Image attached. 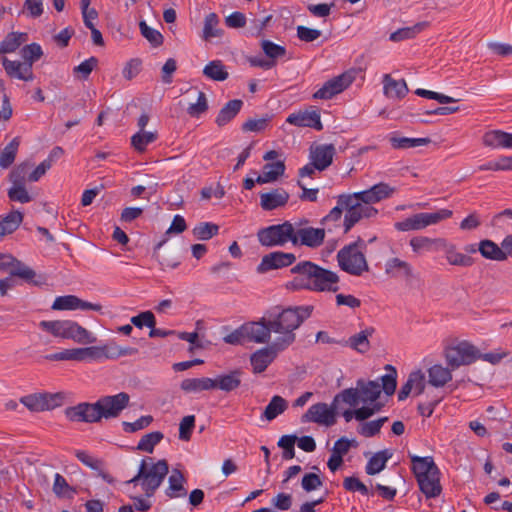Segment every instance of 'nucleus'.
<instances>
[{
	"label": "nucleus",
	"mask_w": 512,
	"mask_h": 512,
	"mask_svg": "<svg viewBox=\"0 0 512 512\" xmlns=\"http://www.w3.org/2000/svg\"><path fill=\"white\" fill-rule=\"evenodd\" d=\"M297 437L295 435H284L278 441V446L283 449L282 458L284 460H291L295 457V442Z\"/></svg>",
	"instance_id": "nucleus-55"
},
{
	"label": "nucleus",
	"mask_w": 512,
	"mask_h": 512,
	"mask_svg": "<svg viewBox=\"0 0 512 512\" xmlns=\"http://www.w3.org/2000/svg\"><path fill=\"white\" fill-rule=\"evenodd\" d=\"M244 332L247 341L258 344L269 343L271 339L270 321L264 316L259 321H252L244 324Z\"/></svg>",
	"instance_id": "nucleus-19"
},
{
	"label": "nucleus",
	"mask_w": 512,
	"mask_h": 512,
	"mask_svg": "<svg viewBox=\"0 0 512 512\" xmlns=\"http://www.w3.org/2000/svg\"><path fill=\"white\" fill-rule=\"evenodd\" d=\"M294 232V224L289 221H285L281 224H274L259 229L257 232V239L264 247H282L288 242L292 243Z\"/></svg>",
	"instance_id": "nucleus-9"
},
{
	"label": "nucleus",
	"mask_w": 512,
	"mask_h": 512,
	"mask_svg": "<svg viewBox=\"0 0 512 512\" xmlns=\"http://www.w3.org/2000/svg\"><path fill=\"white\" fill-rule=\"evenodd\" d=\"M365 248L366 243L361 238L341 248L336 255L341 270L353 276H361L368 272L369 265L362 251Z\"/></svg>",
	"instance_id": "nucleus-5"
},
{
	"label": "nucleus",
	"mask_w": 512,
	"mask_h": 512,
	"mask_svg": "<svg viewBox=\"0 0 512 512\" xmlns=\"http://www.w3.org/2000/svg\"><path fill=\"white\" fill-rule=\"evenodd\" d=\"M386 274L392 277H404L406 280L414 278L412 265L398 257L390 258L385 264Z\"/></svg>",
	"instance_id": "nucleus-26"
},
{
	"label": "nucleus",
	"mask_w": 512,
	"mask_h": 512,
	"mask_svg": "<svg viewBox=\"0 0 512 512\" xmlns=\"http://www.w3.org/2000/svg\"><path fill=\"white\" fill-rule=\"evenodd\" d=\"M22 59L28 63L33 64L34 62L40 60L43 55L42 48L37 43H31L25 45L20 51Z\"/></svg>",
	"instance_id": "nucleus-53"
},
{
	"label": "nucleus",
	"mask_w": 512,
	"mask_h": 512,
	"mask_svg": "<svg viewBox=\"0 0 512 512\" xmlns=\"http://www.w3.org/2000/svg\"><path fill=\"white\" fill-rule=\"evenodd\" d=\"M242 372L238 369L230 371L228 374L218 375L213 378L214 389H219L223 392L229 393L240 387L242 379Z\"/></svg>",
	"instance_id": "nucleus-28"
},
{
	"label": "nucleus",
	"mask_w": 512,
	"mask_h": 512,
	"mask_svg": "<svg viewBox=\"0 0 512 512\" xmlns=\"http://www.w3.org/2000/svg\"><path fill=\"white\" fill-rule=\"evenodd\" d=\"M335 152L333 144L318 145L311 149L310 159L317 165V170L323 171L332 164Z\"/></svg>",
	"instance_id": "nucleus-23"
},
{
	"label": "nucleus",
	"mask_w": 512,
	"mask_h": 512,
	"mask_svg": "<svg viewBox=\"0 0 512 512\" xmlns=\"http://www.w3.org/2000/svg\"><path fill=\"white\" fill-rule=\"evenodd\" d=\"M425 389V377L421 371L410 373L405 384L402 385L398 392V400H405L409 394L414 391L416 395H420Z\"/></svg>",
	"instance_id": "nucleus-24"
},
{
	"label": "nucleus",
	"mask_w": 512,
	"mask_h": 512,
	"mask_svg": "<svg viewBox=\"0 0 512 512\" xmlns=\"http://www.w3.org/2000/svg\"><path fill=\"white\" fill-rule=\"evenodd\" d=\"M158 138L157 132L138 131L131 137V146L138 153L146 151L147 146Z\"/></svg>",
	"instance_id": "nucleus-43"
},
{
	"label": "nucleus",
	"mask_w": 512,
	"mask_h": 512,
	"mask_svg": "<svg viewBox=\"0 0 512 512\" xmlns=\"http://www.w3.org/2000/svg\"><path fill=\"white\" fill-rule=\"evenodd\" d=\"M313 311L312 306H296L282 309L276 314L269 313L270 329L278 334L276 346L287 349L296 340L295 330L308 319Z\"/></svg>",
	"instance_id": "nucleus-2"
},
{
	"label": "nucleus",
	"mask_w": 512,
	"mask_h": 512,
	"mask_svg": "<svg viewBox=\"0 0 512 512\" xmlns=\"http://www.w3.org/2000/svg\"><path fill=\"white\" fill-rule=\"evenodd\" d=\"M452 216V211L448 209H440L433 213L422 212L414 214L402 221L396 222L394 228L397 231H419L423 230L430 225H435L442 220L448 219Z\"/></svg>",
	"instance_id": "nucleus-10"
},
{
	"label": "nucleus",
	"mask_w": 512,
	"mask_h": 512,
	"mask_svg": "<svg viewBox=\"0 0 512 512\" xmlns=\"http://www.w3.org/2000/svg\"><path fill=\"white\" fill-rule=\"evenodd\" d=\"M168 471L166 460L162 459L154 463L153 458L146 457L142 459L138 473L126 483L137 484L140 482L145 495L151 497L162 484Z\"/></svg>",
	"instance_id": "nucleus-4"
},
{
	"label": "nucleus",
	"mask_w": 512,
	"mask_h": 512,
	"mask_svg": "<svg viewBox=\"0 0 512 512\" xmlns=\"http://www.w3.org/2000/svg\"><path fill=\"white\" fill-rule=\"evenodd\" d=\"M62 393H33L20 398V402L32 412L52 410L62 405Z\"/></svg>",
	"instance_id": "nucleus-14"
},
{
	"label": "nucleus",
	"mask_w": 512,
	"mask_h": 512,
	"mask_svg": "<svg viewBox=\"0 0 512 512\" xmlns=\"http://www.w3.org/2000/svg\"><path fill=\"white\" fill-rule=\"evenodd\" d=\"M426 21L418 22L410 27H403L390 34V40L394 42L404 41L415 38L418 34L428 27Z\"/></svg>",
	"instance_id": "nucleus-37"
},
{
	"label": "nucleus",
	"mask_w": 512,
	"mask_h": 512,
	"mask_svg": "<svg viewBox=\"0 0 512 512\" xmlns=\"http://www.w3.org/2000/svg\"><path fill=\"white\" fill-rule=\"evenodd\" d=\"M385 369L389 371L387 374L381 376V384L377 381H357V388L359 389V399L363 404L378 403L377 399L381 395V391L388 396L393 395L397 386V372L391 365H386Z\"/></svg>",
	"instance_id": "nucleus-6"
},
{
	"label": "nucleus",
	"mask_w": 512,
	"mask_h": 512,
	"mask_svg": "<svg viewBox=\"0 0 512 512\" xmlns=\"http://www.w3.org/2000/svg\"><path fill=\"white\" fill-rule=\"evenodd\" d=\"M431 142L429 138H408L393 136L390 138V144L394 149H409L418 146L427 145Z\"/></svg>",
	"instance_id": "nucleus-45"
},
{
	"label": "nucleus",
	"mask_w": 512,
	"mask_h": 512,
	"mask_svg": "<svg viewBox=\"0 0 512 512\" xmlns=\"http://www.w3.org/2000/svg\"><path fill=\"white\" fill-rule=\"evenodd\" d=\"M375 202H380L384 199L391 197L396 189L391 187L388 183L380 182L371 187Z\"/></svg>",
	"instance_id": "nucleus-58"
},
{
	"label": "nucleus",
	"mask_w": 512,
	"mask_h": 512,
	"mask_svg": "<svg viewBox=\"0 0 512 512\" xmlns=\"http://www.w3.org/2000/svg\"><path fill=\"white\" fill-rule=\"evenodd\" d=\"M343 211V206L337 203V205L321 219L320 223L323 226L322 228L325 229V232L331 233L337 228H343V223L341 224Z\"/></svg>",
	"instance_id": "nucleus-40"
},
{
	"label": "nucleus",
	"mask_w": 512,
	"mask_h": 512,
	"mask_svg": "<svg viewBox=\"0 0 512 512\" xmlns=\"http://www.w3.org/2000/svg\"><path fill=\"white\" fill-rule=\"evenodd\" d=\"M288 408V402L282 396L275 395L271 398L268 405L265 407L262 418H265L267 421H272L282 413H284Z\"/></svg>",
	"instance_id": "nucleus-38"
},
{
	"label": "nucleus",
	"mask_w": 512,
	"mask_h": 512,
	"mask_svg": "<svg viewBox=\"0 0 512 512\" xmlns=\"http://www.w3.org/2000/svg\"><path fill=\"white\" fill-rule=\"evenodd\" d=\"M338 204L346 211L343 220V234L348 233L360 220L372 218L378 214L373 206L357 202L346 194L338 196Z\"/></svg>",
	"instance_id": "nucleus-8"
},
{
	"label": "nucleus",
	"mask_w": 512,
	"mask_h": 512,
	"mask_svg": "<svg viewBox=\"0 0 512 512\" xmlns=\"http://www.w3.org/2000/svg\"><path fill=\"white\" fill-rule=\"evenodd\" d=\"M388 421V417H381L376 420L361 422L357 427V432L364 437H373L377 435L385 422Z\"/></svg>",
	"instance_id": "nucleus-46"
},
{
	"label": "nucleus",
	"mask_w": 512,
	"mask_h": 512,
	"mask_svg": "<svg viewBox=\"0 0 512 512\" xmlns=\"http://www.w3.org/2000/svg\"><path fill=\"white\" fill-rule=\"evenodd\" d=\"M184 482L185 478L181 471L178 469H173L168 479L169 485L165 491L166 495L169 498L184 497L187 494V491L183 485Z\"/></svg>",
	"instance_id": "nucleus-33"
},
{
	"label": "nucleus",
	"mask_w": 512,
	"mask_h": 512,
	"mask_svg": "<svg viewBox=\"0 0 512 512\" xmlns=\"http://www.w3.org/2000/svg\"><path fill=\"white\" fill-rule=\"evenodd\" d=\"M285 348L276 346L273 342L267 347L258 349L250 356V363L253 373L260 374L264 372L267 367L276 359L279 352L284 351Z\"/></svg>",
	"instance_id": "nucleus-16"
},
{
	"label": "nucleus",
	"mask_w": 512,
	"mask_h": 512,
	"mask_svg": "<svg viewBox=\"0 0 512 512\" xmlns=\"http://www.w3.org/2000/svg\"><path fill=\"white\" fill-rule=\"evenodd\" d=\"M272 115L265 114L261 118H249L242 124V131L244 132H262L270 124Z\"/></svg>",
	"instance_id": "nucleus-49"
},
{
	"label": "nucleus",
	"mask_w": 512,
	"mask_h": 512,
	"mask_svg": "<svg viewBox=\"0 0 512 512\" xmlns=\"http://www.w3.org/2000/svg\"><path fill=\"white\" fill-rule=\"evenodd\" d=\"M261 47L266 56L271 59L282 58L286 54V49L284 46L275 44L274 42L269 40H263L261 43Z\"/></svg>",
	"instance_id": "nucleus-61"
},
{
	"label": "nucleus",
	"mask_w": 512,
	"mask_h": 512,
	"mask_svg": "<svg viewBox=\"0 0 512 512\" xmlns=\"http://www.w3.org/2000/svg\"><path fill=\"white\" fill-rule=\"evenodd\" d=\"M39 327L55 337L71 339L80 344H91L96 337L86 328L72 320L41 321Z\"/></svg>",
	"instance_id": "nucleus-7"
},
{
	"label": "nucleus",
	"mask_w": 512,
	"mask_h": 512,
	"mask_svg": "<svg viewBox=\"0 0 512 512\" xmlns=\"http://www.w3.org/2000/svg\"><path fill=\"white\" fill-rule=\"evenodd\" d=\"M451 368L435 364L428 369V383L434 387H443L452 380Z\"/></svg>",
	"instance_id": "nucleus-32"
},
{
	"label": "nucleus",
	"mask_w": 512,
	"mask_h": 512,
	"mask_svg": "<svg viewBox=\"0 0 512 512\" xmlns=\"http://www.w3.org/2000/svg\"><path fill=\"white\" fill-rule=\"evenodd\" d=\"M375 333V328L370 326L340 342L341 346H348L358 353L364 354L371 348L369 338Z\"/></svg>",
	"instance_id": "nucleus-22"
},
{
	"label": "nucleus",
	"mask_w": 512,
	"mask_h": 512,
	"mask_svg": "<svg viewBox=\"0 0 512 512\" xmlns=\"http://www.w3.org/2000/svg\"><path fill=\"white\" fill-rule=\"evenodd\" d=\"M8 197L11 201L20 203H28L32 200L31 196L25 188V184H13V186L8 190Z\"/></svg>",
	"instance_id": "nucleus-59"
},
{
	"label": "nucleus",
	"mask_w": 512,
	"mask_h": 512,
	"mask_svg": "<svg viewBox=\"0 0 512 512\" xmlns=\"http://www.w3.org/2000/svg\"><path fill=\"white\" fill-rule=\"evenodd\" d=\"M302 423L313 422L327 427L336 423V406L332 403L330 406L319 402L313 404L301 417Z\"/></svg>",
	"instance_id": "nucleus-15"
},
{
	"label": "nucleus",
	"mask_w": 512,
	"mask_h": 512,
	"mask_svg": "<svg viewBox=\"0 0 512 512\" xmlns=\"http://www.w3.org/2000/svg\"><path fill=\"white\" fill-rule=\"evenodd\" d=\"M21 140L20 137H14L0 152V167L7 169L10 167L16 158Z\"/></svg>",
	"instance_id": "nucleus-42"
},
{
	"label": "nucleus",
	"mask_w": 512,
	"mask_h": 512,
	"mask_svg": "<svg viewBox=\"0 0 512 512\" xmlns=\"http://www.w3.org/2000/svg\"><path fill=\"white\" fill-rule=\"evenodd\" d=\"M218 231V225L210 222H203L194 227L193 235L199 240H209L213 236L217 235Z\"/></svg>",
	"instance_id": "nucleus-51"
},
{
	"label": "nucleus",
	"mask_w": 512,
	"mask_h": 512,
	"mask_svg": "<svg viewBox=\"0 0 512 512\" xmlns=\"http://www.w3.org/2000/svg\"><path fill=\"white\" fill-rule=\"evenodd\" d=\"M357 70L352 68L326 81L321 88L313 93V99L329 100L342 93L355 80Z\"/></svg>",
	"instance_id": "nucleus-12"
},
{
	"label": "nucleus",
	"mask_w": 512,
	"mask_h": 512,
	"mask_svg": "<svg viewBox=\"0 0 512 512\" xmlns=\"http://www.w3.org/2000/svg\"><path fill=\"white\" fill-rule=\"evenodd\" d=\"M420 491L426 496V498H436L442 492V486L440 484V471L432 472L421 478L416 479Z\"/></svg>",
	"instance_id": "nucleus-25"
},
{
	"label": "nucleus",
	"mask_w": 512,
	"mask_h": 512,
	"mask_svg": "<svg viewBox=\"0 0 512 512\" xmlns=\"http://www.w3.org/2000/svg\"><path fill=\"white\" fill-rule=\"evenodd\" d=\"M9 274L11 277H19L28 283H35V271L18 259H16L12 269L9 271Z\"/></svg>",
	"instance_id": "nucleus-50"
},
{
	"label": "nucleus",
	"mask_w": 512,
	"mask_h": 512,
	"mask_svg": "<svg viewBox=\"0 0 512 512\" xmlns=\"http://www.w3.org/2000/svg\"><path fill=\"white\" fill-rule=\"evenodd\" d=\"M447 365L452 369L470 365L480 358V351L468 341H461L455 346L445 349Z\"/></svg>",
	"instance_id": "nucleus-11"
},
{
	"label": "nucleus",
	"mask_w": 512,
	"mask_h": 512,
	"mask_svg": "<svg viewBox=\"0 0 512 512\" xmlns=\"http://www.w3.org/2000/svg\"><path fill=\"white\" fill-rule=\"evenodd\" d=\"M286 122L297 127H309L317 131L323 129L319 109L311 106L306 110L290 114Z\"/></svg>",
	"instance_id": "nucleus-17"
},
{
	"label": "nucleus",
	"mask_w": 512,
	"mask_h": 512,
	"mask_svg": "<svg viewBox=\"0 0 512 512\" xmlns=\"http://www.w3.org/2000/svg\"><path fill=\"white\" fill-rule=\"evenodd\" d=\"M359 389L356 388H347L342 390L339 394H337L333 400V403L336 405L339 401H342L348 404L351 407H357L360 403L359 399Z\"/></svg>",
	"instance_id": "nucleus-52"
},
{
	"label": "nucleus",
	"mask_w": 512,
	"mask_h": 512,
	"mask_svg": "<svg viewBox=\"0 0 512 512\" xmlns=\"http://www.w3.org/2000/svg\"><path fill=\"white\" fill-rule=\"evenodd\" d=\"M78 297L75 295H65L57 297L53 304V310H76Z\"/></svg>",
	"instance_id": "nucleus-57"
},
{
	"label": "nucleus",
	"mask_w": 512,
	"mask_h": 512,
	"mask_svg": "<svg viewBox=\"0 0 512 512\" xmlns=\"http://www.w3.org/2000/svg\"><path fill=\"white\" fill-rule=\"evenodd\" d=\"M139 28L143 37H145L154 47H158L163 43L162 34L158 30L148 26L145 21H141L139 23Z\"/></svg>",
	"instance_id": "nucleus-56"
},
{
	"label": "nucleus",
	"mask_w": 512,
	"mask_h": 512,
	"mask_svg": "<svg viewBox=\"0 0 512 512\" xmlns=\"http://www.w3.org/2000/svg\"><path fill=\"white\" fill-rule=\"evenodd\" d=\"M409 245L414 254L421 255L423 253L440 251L443 246H446V239L414 236L410 239Z\"/></svg>",
	"instance_id": "nucleus-20"
},
{
	"label": "nucleus",
	"mask_w": 512,
	"mask_h": 512,
	"mask_svg": "<svg viewBox=\"0 0 512 512\" xmlns=\"http://www.w3.org/2000/svg\"><path fill=\"white\" fill-rule=\"evenodd\" d=\"M441 250L445 251V256L450 265L470 267L474 264L472 257L456 251V246L446 240V246Z\"/></svg>",
	"instance_id": "nucleus-34"
},
{
	"label": "nucleus",
	"mask_w": 512,
	"mask_h": 512,
	"mask_svg": "<svg viewBox=\"0 0 512 512\" xmlns=\"http://www.w3.org/2000/svg\"><path fill=\"white\" fill-rule=\"evenodd\" d=\"M343 487L345 490L350 492H359L365 496L369 494V489L367 486L355 476L345 477L343 481Z\"/></svg>",
	"instance_id": "nucleus-63"
},
{
	"label": "nucleus",
	"mask_w": 512,
	"mask_h": 512,
	"mask_svg": "<svg viewBox=\"0 0 512 512\" xmlns=\"http://www.w3.org/2000/svg\"><path fill=\"white\" fill-rule=\"evenodd\" d=\"M289 197V193L285 189H273L260 194V206L265 211H272L284 207L288 203Z\"/></svg>",
	"instance_id": "nucleus-21"
},
{
	"label": "nucleus",
	"mask_w": 512,
	"mask_h": 512,
	"mask_svg": "<svg viewBox=\"0 0 512 512\" xmlns=\"http://www.w3.org/2000/svg\"><path fill=\"white\" fill-rule=\"evenodd\" d=\"M75 456L82 464L94 471L100 470V468L103 467V461L92 456L87 451L76 450Z\"/></svg>",
	"instance_id": "nucleus-60"
},
{
	"label": "nucleus",
	"mask_w": 512,
	"mask_h": 512,
	"mask_svg": "<svg viewBox=\"0 0 512 512\" xmlns=\"http://www.w3.org/2000/svg\"><path fill=\"white\" fill-rule=\"evenodd\" d=\"M28 40V34L24 32L8 33L0 43V53H12Z\"/></svg>",
	"instance_id": "nucleus-39"
},
{
	"label": "nucleus",
	"mask_w": 512,
	"mask_h": 512,
	"mask_svg": "<svg viewBox=\"0 0 512 512\" xmlns=\"http://www.w3.org/2000/svg\"><path fill=\"white\" fill-rule=\"evenodd\" d=\"M284 171L285 165L282 161L267 163L263 166L262 173L256 178V182L259 184H265L276 181L284 174Z\"/></svg>",
	"instance_id": "nucleus-36"
},
{
	"label": "nucleus",
	"mask_w": 512,
	"mask_h": 512,
	"mask_svg": "<svg viewBox=\"0 0 512 512\" xmlns=\"http://www.w3.org/2000/svg\"><path fill=\"white\" fill-rule=\"evenodd\" d=\"M296 261L293 253L275 251L262 257L261 262L257 266L258 273L263 274L271 270L281 269L292 265Z\"/></svg>",
	"instance_id": "nucleus-18"
},
{
	"label": "nucleus",
	"mask_w": 512,
	"mask_h": 512,
	"mask_svg": "<svg viewBox=\"0 0 512 512\" xmlns=\"http://www.w3.org/2000/svg\"><path fill=\"white\" fill-rule=\"evenodd\" d=\"M23 221V214L12 211L0 221V238L13 233Z\"/></svg>",
	"instance_id": "nucleus-44"
},
{
	"label": "nucleus",
	"mask_w": 512,
	"mask_h": 512,
	"mask_svg": "<svg viewBox=\"0 0 512 512\" xmlns=\"http://www.w3.org/2000/svg\"><path fill=\"white\" fill-rule=\"evenodd\" d=\"M164 435L160 431H154L142 436L138 442L137 449L147 453H152L154 447L162 441Z\"/></svg>",
	"instance_id": "nucleus-47"
},
{
	"label": "nucleus",
	"mask_w": 512,
	"mask_h": 512,
	"mask_svg": "<svg viewBox=\"0 0 512 512\" xmlns=\"http://www.w3.org/2000/svg\"><path fill=\"white\" fill-rule=\"evenodd\" d=\"M181 389L187 393H198L214 389L213 378H187L181 382Z\"/></svg>",
	"instance_id": "nucleus-35"
},
{
	"label": "nucleus",
	"mask_w": 512,
	"mask_h": 512,
	"mask_svg": "<svg viewBox=\"0 0 512 512\" xmlns=\"http://www.w3.org/2000/svg\"><path fill=\"white\" fill-rule=\"evenodd\" d=\"M195 427V416L188 415L183 417L179 424V439L183 441H189L191 439V435L193 429Z\"/></svg>",
	"instance_id": "nucleus-62"
},
{
	"label": "nucleus",
	"mask_w": 512,
	"mask_h": 512,
	"mask_svg": "<svg viewBox=\"0 0 512 512\" xmlns=\"http://www.w3.org/2000/svg\"><path fill=\"white\" fill-rule=\"evenodd\" d=\"M303 222L304 225L302 222L294 224L295 232L292 244L295 246H306L312 249L320 247L324 243L326 235L325 229L307 226L308 220H304Z\"/></svg>",
	"instance_id": "nucleus-13"
},
{
	"label": "nucleus",
	"mask_w": 512,
	"mask_h": 512,
	"mask_svg": "<svg viewBox=\"0 0 512 512\" xmlns=\"http://www.w3.org/2000/svg\"><path fill=\"white\" fill-rule=\"evenodd\" d=\"M291 272L296 275L293 279V285L297 288L318 292H336L339 290V276L335 272L311 261L297 263L291 268Z\"/></svg>",
	"instance_id": "nucleus-3"
},
{
	"label": "nucleus",
	"mask_w": 512,
	"mask_h": 512,
	"mask_svg": "<svg viewBox=\"0 0 512 512\" xmlns=\"http://www.w3.org/2000/svg\"><path fill=\"white\" fill-rule=\"evenodd\" d=\"M130 396L126 392L115 395H105L94 403L81 402L67 407L64 411L66 418L72 422L99 423L102 419H114L121 415L129 406Z\"/></svg>",
	"instance_id": "nucleus-1"
},
{
	"label": "nucleus",
	"mask_w": 512,
	"mask_h": 512,
	"mask_svg": "<svg viewBox=\"0 0 512 512\" xmlns=\"http://www.w3.org/2000/svg\"><path fill=\"white\" fill-rule=\"evenodd\" d=\"M383 91L386 97L402 99L408 93V87L404 79L396 80L390 74L383 76Z\"/></svg>",
	"instance_id": "nucleus-27"
},
{
	"label": "nucleus",
	"mask_w": 512,
	"mask_h": 512,
	"mask_svg": "<svg viewBox=\"0 0 512 512\" xmlns=\"http://www.w3.org/2000/svg\"><path fill=\"white\" fill-rule=\"evenodd\" d=\"M218 24L219 18L216 13H209L205 17L203 28V38L205 40H209L211 38L219 37L222 35L223 31L217 28Z\"/></svg>",
	"instance_id": "nucleus-48"
},
{
	"label": "nucleus",
	"mask_w": 512,
	"mask_h": 512,
	"mask_svg": "<svg viewBox=\"0 0 512 512\" xmlns=\"http://www.w3.org/2000/svg\"><path fill=\"white\" fill-rule=\"evenodd\" d=\"M410 459L412 462V472L416 479L421 478L427 474H432V472L440 471L437 465L434 462L433 457H420L416 455H410Z\"/></svg>",
	"instance_id": "nucleus-30"
},
{
	"label": "nucleus",
	"mask_w": 512,
	"mask_h": 512,
	"mask_svg": "<svg viewBox=\"0 0 512 512\" xmlns=\"http://www.w3.org/2000/svg\"><path fill=\"white\" fill-rule=\"evenodd\" d=\"M7 75L11 78L30 81L33 79L32 66H4Z\"/></svg>",
	"instance_id": "nucleus-54"
},
{
	"label": "nucleus",
	"mask_w": 512,
	"mask_h": 512,
	"mask_svg": "<svg viewBox=\"0 0 512 512\" xmlns=\"http://www.w3.org/2000/svg\"><path fill=\"white\" fill-rule=\"evenodd\" d=\"M243 106V101L240 99H233L228 101L219 111L215 123L218 127H223L233 120L240 112Z\"/></svg>",
	"instance_id": "nucleus-31"
},
{
	"label": "nucleus",
	"mask_w": 512,
	"mask_h": 512,
	"mask_svg": "<svg viewBox=\"0 0 512 512\" xmlns=\"http://www.w3.org/2000/svg\"><path fill=\"white\" fill-rule=\"evenodd\" d=\"M392 454L389 450H383L375 453L367 462L365 471L368 475H375L380 473L385 467L387 461L391 458Z\"/></svg>",
	"instance_id": "nucleus-41"
},
{
	"label": "nucleus",
	"mask_w": 512,
	"mask_h": 512,
	"mask_svg": "<svg viewBox=\"0 0 512 512\" xmlns=\"http://www.w3.org/2000/svg\"><path fill=\"white\" fill-rule=\"evenodd\" d=\"M478 251L488 260L505 261L507 260V251L504 247L498 246L494 241L489 239L481 240L478 244Z\"/></svg>",
	"instance_id": "nucleus-29"
},
{
	"label": "nucleus",
	"mask_w": 512,
	"mask_h": 512,
	"mask_svg": "<svg viewBox=\"0 0 512 512\" xmlns=\"http://www.w3.org/2000/svg\"><path fill=\"white\" fill-rule=\"evenodd\" d=\"M131 323L140 329L144 326L153 328L156 325V319L151 311H144L136 316H133L131 318Z\"/></svg>",
	"instance_id": "nucleus-64"
}]
</instances>
